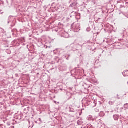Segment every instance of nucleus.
Wrapping results in <instances>:
<instances>
[{
	"instance_id": "20",
	"label": "nucleus",
	"mask_w": 128,
	"mask_h": 128,
	"mask_svg": "<svg viewBox=\"0 0 128 128\" xmlns=\"http://www.w3.org/2000/svg\"><path fill=\"white\" fill-rule=\"evenodd\" d=\"M121 110H124V108H121Z\"/></svg>"
},
{
	"instance_id": "17",
	"label": "nucleus",
	"mask_w": 128,
	"mask_h": 128,
	"mask_svg": "<svg viewBox=\"0 0 128 128\" xmlns=\"http://www.w3.org/2000/svg\"><path fill=\"white\" fill-rule=\"evenodd\" d=\"M10 21L8 22V24H10Z\"/></svg>"
},
{
	"instance_id": "3",
	"label": "nucleus",
	"mask_w": 128,
	"mask_h": 128,
	"mask_svg": "<svg viewBox=\"0 0 128 128\" xmlns=\"http://www.w3.org/2000/svg\"><path fill=\"white\" fill-rule=\"evenodd\" d=\"M113 118L114 120L118 121L120 118V115L116 114L113 116Z\"/></svg>"
},
{
	"instance_id": "2",
	"label": "nucleus",
	"mask_w": 128,
	"mask_h": 128,
	"mask_svg": "<svg viewBox=\"0 0 128 128\" xmlns=\"http://www.w3.org/2000/svg\"><path fill=\"white\" fill-rule=\"evenodd\" d=\"M62 36L65 38H70V35L66 32H63L62 33Z\"/></svg>"
},
{
	"instance_id": "27",
	"label": "nucleus",
	"mask_w": 128,
	"mask_h": 128,
	"mask_svg": "<svg viewBox=\"0 0 128 128\" xmlns=\"http://www.w3.org/2000/svg\"><path fill=\"white\" fill-rule=\"evenodd\" d=\"M80 122V121H78V122Z\"/></svg>"
},
{
	"instance_id": "9",
	"label": "nucleus",
	"mask_w": 128,
	"mask_h": 128,
	"mask_svg": "<svg viewBox=\"0 0 128 128\" xmlns=\"http://www.w3.org/2000/svg\"><path fill=\"white\" fill-rule=\"evenodd\" d=\"M76 6V4L74 2V3L72 4H71L70 6L71 8H74V6Z\"/></svg>"
},
{
	"instance_id": "11",
	"label": "nucleus",
	"mask_w": 128,
	"mask_h": 128,
	"mask_svg": "<svg viewBox=\"0 0 128 128\" xmlns=\"http://www.w3.org/2000/svg\"><path fill=\"white\" fill-rule=\"evenodd\" d=\"M91 30V29H90V27H88L87 28H86V31L87 32H90Z\"/></svg>"
},
{
	"instance_id": "26",
	"label": "nucleus",
	"mask_w": 128,
	"mask_h": 128,
	"mask_svg": "<svg viewBox=\"0 0 128 128\" xmlns=\"http://www.w3.org/2000/svg\"><path fill=\"white\" fill-rule=\"evenodd\" d=\"M71 50H72V48L71 49Z\"/></svg>"
},
{
	"instance_id": "14",
	"label": "nucleus",
	"mask_w": 128,
	"mask_h": 128,
	"mask_svg": "<svg viewBox=\"0 0 128 128\" xmlns=\"http://www.w3.org/2000/svg\"><path fill=\"white\" fill-rule=\"evenodd\" d=\"M74 46V44H71V46H70V48H72V46Z\"/></svg>"
},
{
	"instance_id": "16",
	"label": "nucleus",
	"mask_w": 128,
	"mask_h": 128,
	"mask_svg": "<svg viewBox=\"0 0 128 128\" xmlns=\"http://www.w3.org/2000/svg\"><path fill=\"white\" fill-rule=\"evenodd\" d=\"M66 60H70L68 57L66 58Z\"/></svg>"
},
{
	"instance_id": "23",
	"label": "nucleus",
	"mask_w": 128,
	"mask_h": 128,
	"mask_svg": "<svg viewBox=\"0 0 128 128\" xmlns=\"http://www.w3.org/2000/svg\"><path fill=\"white\" fill-rule=\"evenodd\" d=\"M70 55H69V56H68V58H69V57H70Z\"/></svg>"
},
{
	"instance_id": "13",
	"label": "nucleus",
	"mask_w": 128,
	"mask_h": 128,
	"mask_svg": "<svg viewBox=\"0 0 128 128\" xmlns=\"http://www.w3.org/2000/svg\"><path fill=\"white\" fill-rule=\"evenodd\" d=\"M39 120H40V122H42V119L41 118H39Z\"/></svg>"
},
{
	"instance_id": "19",
	"label": "nucleus",
	"mask_w": 128,
	"mask_h": 128,
	"mask_svg": "<svg viewBox=\"0 0 128 128\" xmlns=\"http://www.w3.org/2000/svg\"><path fill=\"white\" fill-rule=\"evenodd\" d=\"M12 128H14V126H12Z\"/></svg>"
},
{
	"instance_id": "21",
	"label": "nucleus",
	"mask_w": 128,
	"mask_h": 128,
	"mask_svg": "<svg viewBox=\"0 0 128 128\" xmlns=\"http://www.w3.org/2000/svg\"><path fill=\"white\" fill-rule=\"evenodd\" d=\"M46 48H48V46H46Z\"/></svg>"
},
{
	"instance_id": "18",
	"label": "nucleus",
	"mask_w": 128,
	"mask_h": 128,
	"mask_svg": "<svg viewBox=\"0 0 128 128\" xmlns=\"http://www.w3.org/2000/svg\"><path fill=\"white\" fill-rule=\"evenodd\" d=\"M14 26V25H13V26L12 25V26H11L12 28V26Z\"/></svg>"
},
{
	"instance_id": "10",
	"label": "nucleus",
	"mask_w": 128,
	"mask_h": 128,
	"mask_svg": "<svg viewBox=\"0 0 128 128\" xmlns=\"http://www.w3.org/2000/svg\"><path fill=\"white\" fill-rule=\"evenodd\" d=\"M70 108V112H74V108Z\"/></svg>"
},
{
	"instance_id": "4",
	"label": "nucleus",
	"mask_w": 128,
	"mask_h": 128,
	"mask_svg": "<svg viewBox=\"0 0 128 128\" xmlns=\"http://www.w3.org/2000/svg\"><path fill=\"white\" fill-rule=\"evenodd\" d=\"M122 74L124 76H128V70H125L123 72Z\"/></svg>"
},
{
	"instance_id": "12",
	"label": "nucleus",
	"mask_w": 128,
	"mask_h": 128,
	"mask_svg": "<svg viewBox=\"0 0 128 128\" xmlns=\"http://www.w3.org/2000/svg\"><path fill=\"white\" fill-rule=\"evenodd\" d=\"M95 112H100V110L96 108V109H95Z\"/></svg>"
},
{
	"instance_id": "15",
	"label": "nucleus",
	"mask_w": 128,
	"mask_h": 128,
	"mask_svg": "<svg viewBox=\"0 0 128 128\" xmlns=\"http://www.w3.org/2000/svg\"><path fill=\"white\" fill-rule=\"evenodd\" d=\"M94 104H95V106H96V102H94Z\"/></svg>"
},
{
	"instance_id": "1",
	"label": "nucleus",
	"mask_w": 128,
	"mask_h": 128,
	"mask_svg": "<svg viewBox=\"0 0 128 128\" xmlns=\"http://www.w3.org/2000/svg\"><path fill=\"white\" fill-rule=\"evenodd\" d=\"M72 29L74 32H78L80 30V24L74 23L72 25Z\"/></svg>"
},
{
	"instance_id": "6",
	"label": "nucleus",
	"mask_w": 128,
	"mask_h": 128,
	"mask_svg": "<svg viewBox=\"0 0 128 128\" xmlns=\"http://www.w3.org/2000/svg\"><path fill=\"white\" fill-rule=\"evenodd\" d=\"M87 120H94V118L92 117V116H88V117L87 118Z\"/></svg>"
},
{
	"instance_id": "22",
	"label": "nucleus",
	"mask_w": 128,
	"mask_h": 128,
	"mask_svg": "<svg viewBox=\"0 0 128 128\" xmlns=\"http://www.w3.org/2000/svg\"><path fill=\"white\" fill-rule=\"evenodd\" d=\"M125 30H126V29H124V32H125Z\"/></svg>"
},
{
	"instance_id": "25",
	"label": "nucleus",
	"mask_w": 128,
	"mask_h": 128,
	"mask_svg": "<svg viewBox=\"0 0 128 128\" xmlns=\"http://www.w3.org/2000/svg\"><path fill=\"white\" fill-rule=\"evenodd\" d=\"M117 96H118V94H117Z\"/></svg>"
},
{
	"instance_id": "8",
	"label": "nucleus",
	"mask_w": 128,
	"mask_h": 128,
	"mask_svg": "<svg viewBox=\"0 0 128 128\" xmlns=\"http://www.w3.org/2000/svg\"><path fill=\"white\" fill-rule=\"evenodd\" d=\"M114 102H116V100L114 101H110L109 102V104H110V106H112L114 104Z\"/></svg>"
},
{
	"instance_id": "24",
	"label": "nucleus",
	"mask_w": 128,
	"mask_h": 128,
	"mask_svg": "<svg viewBox=\"0 0 128 128\" xmlns=\"http://www.w3.org/2000/svg\"><path fill=\"white\" fill-rule=\"evenodd\" d=\"M12 124H14V123H12Z\"/></svg>"
},
{
	"instance_id": "7",
	"label": "nucleus",
	"mask_w": 128,
	"mask_h": 128,
	"mask_svg": "<svg viewBox=\"0 0 128 128\" xmlns=\"http://www.w3.org/2000/svg\"><path fill=\"white\" fill-rule=\"evenodd\" d=\"M124 108L125 110H128V104H126L124 105Z\"/></svg>"
},
{
	"instance_id": "5",
	"label": "nucleus",
	"mask_w": 128,
	"mask_h": 128,
	"mask_svg": "<svg viewBox=\"0 0 128 128\" xmlns=\"http://www.w3.org/2000/svg\"><path fill=\"white\" fill-rule=\"evenodd\" d=\"M83 86H84L85 90H88V88L90 87L89 85L86 84H84Z\"/></svg>"
}]
</instances>
